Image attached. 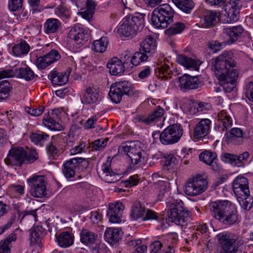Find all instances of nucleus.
I'll return each instance as SVG.
<instances>
[{"label":"nucleus","instance_id":"nucleus-18","mask_svg":"<svg viewBox=\"0 0 253 253\" xmlns=\"http://www.w3.org/2000/svg\"><path fill=\"white\" fill-rule=\"evenodd\" d=\"M211 121L209 119H202L195 126L193 138L196 141L205 137L210 131Z\"/></svg>","mask_w":253,"mask_h":253},{"label":"nucleus","instance_id":"nucleus-33","mask_svg":"<svg viewBox=\"0 0 253 253\" xmlns=\"http://www.w3.org/2000/svg\"><path fill=\"white\" fill-rule=\"evenodd\" d=\"M177 62L184 66L186 68H194L197 69L198 68L200 63L198 61L192 59L190 57H187L184 55H179L176 58Z\"/></svg>","mask_w":253,"mask_h":253},{"label":"nucleus","instance_id":"nucleus-22","mask_svg":"<svg viewBox=\"0 0 253 253\" xmlns=\"http://www.w3.org/2000/svg\"><path fill=\"white\" fill-rule=\"evenodd\" d=\"M224 138L228 144L239 145L243 141V132L239 128L234 127L225 133Z\"/></svg>","mask_w":253,"mask_h":253},{"label":"nucleus","instance_id":"nucleus-3","mask_svg":"<svg viewBox=\"0 0 253 253\" xmlns=\"http://www.w3.org/2000/svg\"><path fill=\"white\" fill-rule=\"evenodd\" d=\"M174 10L167 3L155 8L151 15V21L156 28L164 29L173 21Z\"/></svg>","mask_w":253,"mask_h":253},{"label":"nucleus","instance_id":"nucleus-45","mask_svg":"<svg viewBox=\"0 0 253 253\" xmlns=\"http://www.w3.org/2000/svg\"><path fill=\"white\" fill-rule=\"evenodd\" d=\"M149 56L145 52L140 50L136 52L131 58V63L134 66H137L142 62L147 61Z\"/></svg>","mask_w":253,"mask_h":253},{"label":"nucleus","instance_id":"nucleus-26","mask_svg":"<svg viewBox=\"0 0 253 253\" xmlns=\"http://www.w3.org/2000/svg\"><path fill=\"white\" fill-rule=\"evenodd\" d=\"M156 40L151 36L145 39L140 44V50L145 52L149 56H152L156 51Z\"/></svg>","mask_w":253,"mask_h":253},{"label":"nucleus","instance_id":"nucleus-27","mask_svg":"<svg viewBox=\"0 0 253 253\" xmlns=\"http://www.w3.org/2000/svg\"><path fill=\"white\" fill-rule=\"evenodd\" d=\"M107 67L111 74L117 76L125 71V67L122 61L117 57L111 59L107 63Z\"/></svg>","mask_w":253,"mask_h":253},{"label":"nucleus","instance_id":"nucleus-49","mask_svg":"<svg viewBox=\"0 0 253 253\" xmlns=\"http://www.w3.org/2000/svg\"><path fill=\"white\" fill-rule=\"evenodd\" d=\"M17 239V235L15 233H11L4 240L1 241L0 242V247L8 250L10 252L11 243L12 242H15Z\"/></svg>","mask_w":253,"mask_h":253},{"label":"nucleus","instance_id":"nucleus-42","mask_svg":"<svg viewBox=\"0 0 253 253\" xmlns=\"http://www.w3.org/2000/svg\"><path fill=\"white\" fill-rule=\"evenodd\" d=\"M16 74L18 78L24 79L27 81L33 80L35 77L34 72L28 66L16 69Z\"/></svg>","mask_w":253,"mask_h":253},{"label":"nucleus","instance_id":"nucleus-30","mask_svg":"<svg viewBox=\"0 0 253 253\" xmlns=\"http://www.w3.org/2000/svg\"><path fill=\"white\" fill-rule=\"evenodd\" d=\"M217 121L218 126L221 131H226L232 126V119L224 110L220 111L218 114Z\"/></svg>","mask_w":253,"mask_h":253},{"label":"nucleus","instance_id":"nucleus-29","mask_svg":"<svg viewBox=\"0 0 253 253\" xmlns=\"http://www.w3.org/2000/svg\"><path fill=\"white\" fill-rule=\"evenodd\" d=\"M69 73H59L52 71L49 75L50 80L53 85H62L66 84L68 81Z\"/></svg>","mask_w":253,"mask_h":253},{"label":"nucleus","instance_id":"nucleus-23","mask_svg":"<svg viewBox=\"0 0 253 253\" xmlns=\"http://www.w3.org/2000/svg\"><path fill=\"white\" fill-rule=\"evenodd\" d=\"M179 86L181 89H193L198 87L199 80L197 77L187 74L178 78Z\"/></svg>","mask_w":253,"mask_h":253},{"label":"nucleus","instance_id":"nucleus-31","mask_svg":"<svg viewBox=\"0 0 253 253\" xmlns=\"http://www.w3.org/2000/svg\"><path fill=\"white\" fill-rule=\"evenodd\" d=\"M74 236L69 232H63L56 237L58 245L62 248H68L74 243Z\"/></svg>","mask_w":253,"mask_h":253},{"label":"nucleus","instance_id":"nucleus-41","mask_svg":"<svg viewBox=\"0 0 253 253\" xmlns=\"http://www.w3.org/2000/svg\"><path fill=\"white\" fill-rule=\"evenodd\" d=\"M108 43V38L106 37H103L93 42L92 49L96 52L103 53L106 50Z\"/></svg>","mask_w":253,"mask_h":253},{"label":"nucleus","instance_id":"nucleus-54","mask_svg":"<svg viewBox=\"0 0 253 253\" xmlns=\"http://www.w3.org/2000/svg\"><path fill=\"white\" fill-rule=\"evenodd\" d=\"M177 162V159L173 155H169L165 157L164 166L168 169H173L176 166Z\"/></svg>","mask_w":253,"mask_h":253},{"label":"nucleus","instance_id":"nucleus-32","mask_svg":"<svg viewBox=\"0 0 253 253\" xmlns=\"http://www.w3.org/2000/svg\"><path fill=\"white\" fill-rule=\"evenodd\" d=\"M61 25V23L58 19L49 18L44 24V32L47 35L55 33L59 29Z\"/></svg>","mask_w":253,"mask_h":253},{"label":"nucleus","instance_id":"nucleus-39","mask_svg":"<svg viewBox=\"0 0 253 253\" xmlns=\"http://www.w3.org/2000/svg\"><path fill=\"white\" fill-rule=\"evenodd\" d=\"M42 122L45 126L51 130H60L63 127L61 125L53 119L48 113L44 115Z\"/></svg>","mask_w":253,"mask_h":253},{"label":"nucleus","instance_id":"nucleus-40","mask_svg":"<svg viewBox=\"0 0 253 253\" xmlns=\"http://www.w3.org/2000/svg\"><path fill=\"white\" fill-rule=\"evenodd\" d=\"M172 2L180 9L185 13H189L194 7L192 0H171Z\"/></svg>","mask_w":253,"mask_h":253},{"label":"nucleus","instance_id":"nucleus-17","mask_svg":"<svg viewBox=\"0 0 253 253\" xmlns=\"http://www.w3.org/2000/svg\"><path fill=\"white\" fill-rule=\"evenodd\" d=\"M232 187L236 197L246 196L250 194L248 180L244 176H237L233 182Z\"/></svg>","mask_w":253,"mask_h":253},{"label":"nucleus","instance_id":"nucleus-11","mask_svg":"<svg viewBox=\"0 0 253 253\" xmlns=\"http://www.w3.org/2000/svg\"><path fill=\"white\" fill-rule=\"evenodd\" d=\"M27 183L30 187L31 195L37 198L45 196L46 186L45 177L43 175H33L27 179Z\"/></svg>","mask_w":253,"mask_h":253},{"label":"nucleus","instance_id":"nucleus-28","mask_svg":"<svg viewBox=\"0 0 253 253\" xmlns=\"http://www.w3.org/2000/svg\"><path fill=\"white\" fill-rule=\"evenodd\" d=\"M121 237V230L119 228H108L104 233L105 240L111 245L119 242Z\"/></svg>","mask_w":253,"mask_h":253},{"label":"nucleus","instance_id":"nucleus-43","mask_svg":"<svg viewBox=\"0 0 253 253\" xmlns=\"http://www.w3.org/2000/svg\"><path fill=\"white\" fill-rule=\"evenodd\" d=\"M185 25L182 22H176L165 30V33L168 36H172L181 33L185 29Z\"/></svg>","mask_w":253,"mask_h":253},{"label":"nucleus","instance_id":"nucleus-51","mask_svg":"<svg viewBox=\"0 0 253 253\" xmlns=\"http://www.w3.org/2000/svg\"><path fill=\"white\" fill-rule=\"evenodd\" d=\"M159 185L160 187L157 199L158 200L161 201L169 189V183L168 182L160 181L159 183Z\"/></svg>","mask_w":253,"mask_h":253},{"label":"nucleus","instance_id":"nucleus-36","mask_svg":"<svg viewBox=\"0 0 253 253\" xmlns=\"http://www.w3.org/2000/svg\"><path fill=\"white\" fill-rule=\"evenodd\" d=\"M12 88V84L8 81H0V102L9 98Z\"/></svg>","mask_w":253,"mask_h":253},{"label":"nucleus","instance_id":"nucleus-6","mask_svg":"<svg viewBox=\"0 0 253 253\" xmlns=\"http://www.w3.org/2000/svg\"><path fill=\"white\" fill-rule=\"evenodd\" d=\"M141 143L138 141L126 142L122 144L119 147L120 153H124L129 157L133 166L136 165L142 161Z\"/></svg>","mask_w":253,"mask_h":253},{"label":"nucleus","instance_id":"nucleus-37","mask_svg":"<svg viewBox=\"0 0 253 253\" xmlns=\"http://www.w3.org/2000/svg\"><path fill=\"white\" fill-rule=\"evenodd\" d=\"M217 17L215 12L207 11L204 12V18L201 20V24L203 28H209L213 25Z\"/></svg>","mask_w":253,"mask_h":253},{"label":"nucleus","instance_id":"nucleus-47","mask_svg":"<svg viewBox=\"0 0 253 253\" xmlns=\"http://www.w3.org/2000/svg\"><path fill=\"white\" fill-rule=\"evenodd\" d=\"M48 137V135L44 132L41 133H33L30 136V139L33 142L37 145L39 144L41 145H42Z\"/></svg>","mask_w":253,"mask_h":253},{"label":"nucleus","instance_id":"nucleus-16","mask_svg":"<svg viewBox=\"0 0 253 253\" xmlns=\"http://www.w3.org/2000/svg\"><path fill=\"white\" fill-rule=\"evenodd\" d=\"M243 31V28L240 25L223 28L222 36L225 39L224 42L228 44L234 43L241 36Z\"/></svg>","mask_w":253,"mask_h":253},{"label":"nucleus","instance_id":"nucleus-7","mask_svg":"<svg viewBox=\"0 0 253 253\" xmlns=\"http://www.w3.org/2000/svg\"><path fill=\"white\" fill-rule=\"evenodd\" d=\"M208 187L207 178L204 175L196 174L188 179L184 186V191L187 195L194 196L203 193Z\"/></svg>","mask_w":253,"mask_h":253},{"label":"nucleus","instance_id":"nucleus-8","mask_svg":"<svg viewBox=\"0 0 253 253\" xmlns=\"http://www.w3.org/2000/svg\"><path fill=\"white\" fill-rule=\"evenodd\" d=\"M88 161L83 158H74L67 161L63 165L62 172L67 179L73 178L77 169L83 171L88 166Z\"/></svg>","mask_w":253,"mask_h":253},{"label":"nucleus","instance_id":"nucleus-38","mask_svg":"<svg viewBox=\"0 0 253 253\" xmlns=\"http://www.w3.org/2000/svg\"><path fill=\"white\" fill-rule=\"evenodd\" d=\"M30 49L29 44L26 41H22L13 46L12 52L15 56L19 57L27 54Z\"/></svg>","mask_w":253,"mask_h":253},{"label":"nucleus","instance_id":"nucleus-50","mask_svg":"<svg viewBox=\"0 0 253 253\" xmlns=\"http://www.w3.org/2000/svg\"><path fill=\"white\" fill-rule=\"evenodd\" d=\"M108 141V138H101L94 140L92 146L96 151H100L105 148Z\"/></svg>","mask_w":253,"mask_h":253},{"label":"nucleus","instance_id":"nucleus-10","mask_svg":"<svg viewBox=\"0 0 253 253\" xmlns=\"http://www.w3.org/2000/svg\"><path fill=\"white\" fill-rule=\"evenodd\" d=\"M133 89L130 83L127 81H119L113 83L109 92V95L113 102H120L124 94L130 95Z\"/></svg>","mask_w":253,"mask_h":253},{"label":"nucleus","instance_id":"nucleus-14","mask_svg":"<svg viewBox=\"0 0 253 253\" xmlns=\"http://www.w3.org/2000/svg\"><path fill=\"white\" fill-rule=\"evenodd\" d=\"M68 38L74 40L79 46L84 44L89 39L87 31L79 25H76L70 29Z\"/></svg>","mask_w":253,"mask_h":253},{"label":"nucleus","instance_id":"nucleus-61","mask_svg":"<svg viewBox=\"0 0 253 253\" xmlns=\"http://www.w3.org/2000/svg\"><path fill=\"white\" fill-rule=\"evenodd\" d=\"M107 250V247L101 242L97 243L91 249L93 253H105Z\"/></svg>","mask_w":253,"mask_h":253},{"label":"nucleus","instance_id":"nucleus-19","mask_svg":"<svg viewBox=\"0 0 253 253\" xmlns=\"http://www.w3.org/2000/svg\"><path fill=\"white\" fill-rule=\"evenodd\" d=\"M100 177L108 183H115L120 179V175L114 172L111 168V162L107 161L98 171Z\"/></svg>","mask_w":253,"mask_h":253},{"label":"nucleus","instance_id":"nucleus-24","mask_svg":"<svg viewBox=\"0 0 253 253\" xmlns=\"http://www.w3.org/2000/svg\"><path fill=\"white\" fill-rule=\"evenodd\" d=\"M216 158L215 153L208 151H205L199 155L200 160L211 166L214 171H218L220 169V166L216 161Z\"/></svg>","mask_w":253,"mask_h":253},{"label":"nucleus","instance_id":"nucleus-2","mask_svg":"<svg viewBox=\"0 0 253 253\" xmlns=\"http://www.w3.org/2000/svg\"><path fill=\"white\" fill-rule=\"evenodd\" d=\"M210 209L213 217L225 224L232 225L239 221L237 207L230 201L211 202Z\"/></svg>","mask_w":253,"mask_h":253},{"label":"nucleus","instance_id":"nucleus-52","mask_svg":"<svg viewBox=\"0 0 253 253\" xmlns=\"http://www.w3.org/2000/svg\"><path fill=\"white\" fill-rule=\"evenodd\" d=\"M35 63L39 69H44L50 65L45 55L37 58Z\"/></svg>","mask_w":253,"mask_h":253},{"label":"nucleus","instance_id":"nucleus-63","mask_svg":"<svg viewBox=\"0 0 253 253\" xmlns=\"http://www.w3.org/2000/svg\"><path fill=\"white\" fill-rule=\"evenodd\" d=\"M245 94L250 101L253 102V80L246 85Z\"/></svg>","mask_w":253,"mask_h":253},{"label":"nucleus","instance_id":"nucleus-56","mask_svg":"<svg viewBox=\"0 0 253 253\" xmlns=\"http://www.w3.org/2000/svg\"><path fill=\"white\" fill-rule=\"evenodd\" d=\"M55 12L62 18L68 19L70 17L71 13L70 11L63 5L58 6Z\"/></svg>","mask_w":253,"mask_h":253},{"label":"nucleus","instance_id":"nucleus-34","mask_svg":"<svg viewBox=\"0 0 253 253\" xmlns=\"http://www.w3.org/2000/svg\"><path fill=\"white\" fill-rule=\"evenodd\" d=\"M81 242L86 246H90L95 241L97 235L87 229H83L80 234Z\"/></svg>","mask_w":253,"mask_h":253},{"label":"nucleus","instance_id":"nucleus-46","mask_svg":"<svg viewBox=\"0 0 253 253\" xmlns=\"http://www.w3.org/2000/svg\"><path fill=\"white\" fill-rule=\"evenodd\" d=\"M242 207L246 210H250L253 206V198L249 194L242 197H237Z\"/></svg>","mask_w":253,"mask_h":253},{"label":"nucleus","instance_id":"nucleus-21","mask_svg":"<svg viewBox=\"0 0 253 253\" xmlns=\"http://www.w3.org/2000/svg\"><path fill=\"white\" fill-rule=\"evenodd\" d=\"M100 93L98 87L94 86H88L84 90L81 98L82 102L86 104L95 103L99 99Z\"/></svg>","mask_w":253,"mask_h":253},{"label":"nucleus","instance_id":"nucleus-4","mask_svg":"<svg viewBox=\"0 0 253 253\" xmlns=\"http://www.w3.org/2000/svg\"><path fill=\"white\" fill-rule=\"evenodd\" d=\"M144 19L140 15H128L122 20V24L118 30L119 35L125 37L133 36L143 25Z\"/></svg>","mask_w":253,"mask_h":253},{"label":"nucleus","instance_id":"nucleus-35","mask_svg":"<svg viewBox=\"0 0 253 253\" xmlns=\"http://www.w3.org/2000/svg\"><path fill=\"white\" fill-rule=\"evenodd\" d=\"M239 13L224 6L221 18L224 23H231L237 21L239 19Z\"/></svg>","mask_w":253,"mask_h":253},{"label":"nucleus","instance_id":"nucleus-60","mask_svg":"<svg viewBox=\"0 0 253 253\" xmlns=\"http://www.w3.org/2000/svg\"><path fill=\"white\" fill-rule=\"evenodd\" d=\"M16 219V215L15 214H12L9 219L7 220L6 223L0 226V235L3 233L5 231L10 228Z\"/></svg>","mask_w":253,"mask_h":253},{"label":"nucleus","instance_id":"nucleus-53","mask_svg":"<svg viewBox=\"0 0 253 253\" xmlns=\"http://www.w3.org/2000/svg\"><path fill=\"white\" fill-rule=\"evenodd\" d=\"M163 243L158 240L152 242L150 246V253H162Z\"/></svg>","mask_w":253,"mask_h":253},{"label":"nucleus","instance_id":"nucleus-64","mask_svg":"<svg viewBox=\"0 0 253 253\" xmlns=\"http://www.w3.org/2000/svg\"><path fill=\"white\" fill-rule=\"evenodd\" d=\"M38 158V154L36 150L31 149L28 154L26 153L25 161L32 163L36 161Z\"/></svg>","mask_w":253,"mask_h":253},{"label":"nucleus","instance_id":"nucleus-25","mask_svg":"<svg viewBox=\"0 0 253 253\" xmlns=\"http://www.w3.org/2000/svg\"><path fill=\"white\" fill-rule=\"evenodd\" d=\"M164 112L165 111L163 108L159 106L154 111L152 114L148 116H142L138 117V121L146 125L155 123L162 118Z\"/></svg>","mask_w":253,"mask_h":253},{"label":"nucleus","instance_id":"nucleus-1","mask_svg":"<svg viewBox=\"0 0 253 253\" xmlns=\"http://www.w3.org/2000/svg\"><path fill=\"white\" fill-rule=\"evenodd\" d=\"M212 70L223 90L231 92L236 86L239 75L232 54L228 51L223 52L212 60Z\"/></svg>","mask_w":253,"mask_h":253},{"label":"nucleus","instance_id":"nucleus-9","mask_svg":"<svg viewBox=\"0 0 253 253\" xmlns=\"http://www.w3.org/2000/svg\"><path fill=\"white\" fill-rule=\"evenodd\" d=\"M183 134V129L179 124L169 126L160 135V140L165 145L172 144L177 142Z\"/></svg>","mask_w":253,"mask_h":253},{"label":"nucleus","instance_id":"nucleus-13","mask_svg":"<svg viewBox=\"0 0 253 253\" xmlns=\"http://www.w3.org/2000/svg\"><path fill=\"white\" fill-rule=\"evenodd\" d=\"M217 238L221 246L219 253H238V247L235 238L224 232L219 234Z\"/></svg>","mask_w":253,"mask_h":253},{"label":"nucleus","instance_id":"nucleus-15","mask_svg":"<svg viewBox=\"0 0 253 253\" xmlns=\"http://www.w3.org/2000/svg\"><path fill=\"white\" fill-rule=\"evenodd\" d=\"M124 209L125 206L121 202L109 204L107 214L109 222L112 223H120Z\"/></svg>","mask_w":253,"mask_h":253},{"label":"nucleus","instance_id":"nucleus-58","mask_svg":"<svg viewBox=\"0 0 253 253\" xmlns=\"http://www.w3.org/2000/svg\"><path fill=\"white\" fill-rule=\"evenodd\" d=\"M44 110L43 106H40L38 108H25V111L33 116L38 117L42 114Z\"/></svg>","mask_w":253,"mask_h":253},{"label":"nucleus","instance_id":"nucleus-12","mask_svg":"<svg viewBox=\"0 0 253 253\" xmlns=\"http://www.w3.org/2000/svg\"><path fill=\"white\" fill-rule=\"evenodd\" d=\"M26 151L21 147H14L9 150L4 162L7 165L20 166L25 162Z\"/></svg>","mask_w":253,"mask_h":253},{"label":"nucleus","instance_id":"nucleus-55","mask_svg":"<svg viewBox=\"0 0 253 253\" xmlns=\"http://www.w3.org/2000/svg\"><path fill=\"white\" fill-rule=\"evenodd\" d=\"M23 0H8V8L10 10H19L22 7Z\"/></svg>","mask_w":253,"mask_h":253},{"label":"nucleus","instance_id":"nucleus-62","mask_svg":"<svg viewBox=\"0 0 253 253\" xmlns=\"http://www.w3.org/2000/svg\"><path fill=\"white\" fill-rule=\"evenodd\" d=\"M9 190L16 194L22 195L24 194V187L22 185L11 184L9 186Z\"/></svg>","mask_w":253,"mask_h":253},{"label":"nucleus","instance_id":"nucleus-20","mask_svg":"<svg viewBox=\"0 0 253 253\" xmlns=\"http://www.w3.org/2000/svg\"><path fill=\"white\" fill-rule=\"evenodd\" d=\"M249 157V154L247 152H244L238 156L228 153H224L221 156V158L223 162L237 167H241L244 165L247 162Z\"/></svg>","mask_w":253,"mask_h":253},{"label":"nucleus","instance_id":"nucleus-57","mask_svg":"<svg viewBox=\"0 0 253 253\" xmlns=\"http://www.w3.org/2000/svg\"><path fill=\"white\" fill-rule=\"evenodd\" d=\"M225 6L239 13L242 7V2L240 0H230Z\"/></svg>","mask_w":253,"mask_h":253},{"label":"nucleus","instance_id":"nucleus-59","mask_svg":"<svg viewBox=\"0 0 253 253\" xmlns=\"http://www.w3.org/2000/svg\"><path fill=\"white\" fill-rule=\"evenodd\" d=\"M49 63L51 64L53 62L57 61L60 58V55L56 50H52L49 52L45 54Z\"/></svg>","mask_w":253,"mask_h":253},{"label":"nucleus","instance_id":"nucleus-44","mask_svg":"<svg viewBox=\"0 0 253 253\" xmlns=\"http://www.w3.org/2000/svg\"><path fill=\"white\" fill-rule=\"evenodd\" d=\"M145 213V209L140 203H137L133 205L131 209L130 214L131 217L133 220H137L140 217H143Z\"/></svg>","mask_w":253,"mask_h":253},{"label":"nucleus","instance_id":"nucleus-5","mask_svg":"<svg viewBox=\"0 0 253 253\" xmlns=\"http://www.w3.org/2000/svg\"><path fill=\"white\" fill-rule=\"evenodd\" d=\"M168 216L176 225L183 226L189 219V212L183 208L181 201L173 200L169 202Z\"/></svg>","mask_w":253,"mask_h":253},{"label":"nucleus","instance_id":"nucleus-48","mask_svg":"<svg viewBox=\"0 0 253 253\" xmlns=\"http://www.w3.org/2000/svg\"><path fill=\"white\" fill-rule=\"evenodd\" d=\"M41 227H34L31 229L30 240L32 242L39 243L43 237V233Z\"/></svg>","mask_w":253,"mask_h":253}]
</instances>
